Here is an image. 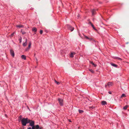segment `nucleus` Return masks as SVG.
<instances>
[{
	"mask_svg": "<svg viewBox=\"0 0 129 129\" xmlns=\"http://www.w3.org/2000/svg\"><path fill=\"white\" fill-rule=\"evenodd\" d=\"M36 60H37V58H36Z\"/></svg>",
	"mask_w": 129,
	"mask_h": 129,
	"instance_id": "79ce46f5",
	"label": "nucleus"
},
{
	"mask_svg": "<svg viewBox=\"0 0 129 129\" xmlns=\"http://www.w3.org/2000/svg\"><path fill=\"white\" fill-rule=\"evenodd\" d=\"M108 93L109 94H112V93L110 91H109L108 92Z\"/></svg>",
	"mask_w": 129,
	"mask_h": 129,
	"instance_id": "72a5a7b5",
	"label": "nucleus"
},
{
	"mask_svg": "<svg viewBox=\"0 0 129 129\" xmlns=\"http://www.w3.org/2000/svg\"><path fill=\"white\" fill-rule=\"evenodd\" d=\"M29 49H28V47L26 49V51H27V50H28Z\"/></svg>",
	"mask_w": 129,
	"mask_h": 129,
	"instance_id": "f704fd0d",
	"label": "nucleus"
},
{
	"mask_svg": "<svg viewBox=\"0 0 129 129\" xmlns=\"http://www.w3.org/2000/svg\"><path fill=\"white\" fill-rule=\"evenodd\" d=\"M21 57L22 59H26V56H25L24 55H22L21 56Z\"/></svg>",
	"mask_w": 129,
	"mask_h": 129,
	"instance_id": "ddd939ff",
	"label": "nucleus"
},
{
	"mask_svg": "<svg viewBox=\"0 0 129 129\" xmlns=\"http://www.w3.org/2000/svg\"><path fill=\"white\" fill-rule=\"evenodd\" d=\"M125 96H126L124 94H123L121 96V98L123 97H125Z\"/></svg>",
	"mask_w": 129,
	"mask_h": 129,
	"instance_id": "aec40b11",
	"label": "nucleus"
},
{
	"mask_svg": "<svg viewBox=\"0 0 129 129\" xmlns=\"http://www.w3.org/2000/svg\"><path fill=\"white\" fill-rule=\"evenodd\" d=\"M32 31L34 32L35 33L37 31V28L35 27H33L32 28Z\"/></svg>",
	"mask_w": 129,
	"mask_h": 129,
	"instance_id": "1a4fd4ad",
	"label": "nucleus"
},
{
	"mask_svg": "<svg viewBox=\"0 0 129 129\" xmlns=\"http://www.w3.org/2000/svg\"><path fill=\"white\" fill-rule=\"evenodd\" d=\"M55 83H56L57 85H59L60 84V83L57 81L55 80Z\"/></svg>",
	"mask_w": 129,
	"mask_h": 129,
	"instance_id": "412c9836",
	"label": "nucleus"
},
{
	"mask_svg": "<svg viewBox=\"0 0 129 129\" xmlns=\"http://www.w3.org/2000/svg\"><path fill=\"white\" fill-rule=\"evenodd\" d=\"M75 54V53L74 52H72L71 53L70 57H74V55Z\"/></svg>",
	"mask_w": 129,
	"mask_h": 129,
	"instance_id": "0eeeda50",
	"label": "nucleus"
},
{
	"mask_svg": "<svg viewBox=\"0 0 129 129\" xmlns=\"http://www.w3.org/2000/svg\"><path fill=\"white\" fill-rule=\"evenodd\" d=\"M14 33H13L11 35V37H13V35H14Z\"/></svg>",
	"mask_w": 129,
	"mask_h": 129,
	"instance_id": "2f4dec72",
	"label": "nucleus"
},
{
	"mask_svg": "<svg viewBox=\"0 0 129 129\" xmlns=\"http://www.w3.org/2000/svg\"><path fill=\"white\" fill-rule=\"evenodd\" d=\"M58 100L59 101L60 105L61 106H62L63 105V100L62 99L60 98H58Z\"/></svg>",
	"mask_w": 129,
	"mask_h": 129,
	"instance_id": "7ed1b4c3",
	"label": "nucleus"
},
{
	"mask_svg": "<svg viewBox=\"0 0 129 129\" xmlns=\"http://www.w3.org/2000/svg\"><path fill=\"white\" fill-rule=\"evenodd\" d=\"M27 129H31V127H28Z\"/></svg>",
	"mask_w": 129,
	"mask_h": 129,
	"instance_id": "c9c22d12",
	"label": "nucleus"
},
{
	"mask_svg": "<svg viewBox=\"0 0 129 129\" xmlns=\"http://www.w3.org/2000/svg\"><path fill=\"white\" fill-rule=\"evenodd\" d=\"M115 58L116 59H117L119 60H121L122 59H121L119 57H115Z\"/></svg>",
	"mask_w": 129,
	"mask_h": 129,
	"instance_id": "b1692460",
	"label": "nucleus"
},
{
	"mask_svg": "<svg viewBox=\"0 0 129 129\" xmlns=\"http://www.w3.org/2000/svg\"><path fill=\"white\" fill-rule=\"evenodd\" d=\"M113 85V83L112 82H108L107 84H105V87L106 88H109L111 86Z\"/></svg>",
	"mask_w": 129,
	"mask_h": 129,
	"instance_id": "f03ea898",
	"label": "nucleus"
},
{
	"mask_svg": "<svg viewBox=\"0 0 129 129\" xmlns=\"http://www.w3.org/2000/svg\"><path fill=\"white\" fill-rule=\"evenodd\" d=\"M21 32L22 33V34L24 35L25 33V32L23 31L22 30H21Z\"/></svg>",
	"mask_w": 129,
	"mask_h": 129,
	"instance_id": "4be33fe9",
	"label": "nucleus"
},
{
	"mask_svg": "<svg viewBox=\"0 0 129 129\" xmlns=\"http://www.w3.org/2000/svg\"><path fill=\"white\" fill-rule=\"evenodd\" d=\"M29 125L31 126H34V125L35 121H34L31 120L29 119Z\"/></svg>",
	"mask_w": 129,
	"mask_h": 129,
	"instance_id": "20e7f679",
	"label": "nucleus"
},
{
	"mask_svg": "<svg viewBox=\"0 0 129 129\" xmlns=\"http://www.w3.org/2000/svg\"><path fill=\"white\" fill-rule=\"evenodd\" d=\"M10 52L11 55L13 57H14V51L12 50H10Z\"/></svg>",
	"mask_w": 129,
	"mask_h": 129,
	"instance_id": "423d86ee",
	"label": "nucleus"
},
{
	"mask_svg": "<svg viewBox=\"0 0 129 129\" xmlns=\"http://www.w3.org/2000/svg\"><path fill=\"white\" fill-rule=\"evenodd\" d=\"M16 27H19V28H22L24 27V26L22 25H16Z\"/></svg>",
	"mask_w": 129,
	"mask_h": 129,
	"instance_id": "4468645a",
	"label": "nucleus"
},
{
	"mask_svg": "<svg viewBox=\"0 0 129 129\" xmlns=\"http://www.w3.org/2000/svg\"><path fill=\"white\" fill-rule=\"evenodd\" d=\"M22 116H20L19 117V118L20 119V120H21L22 119Z\"/></svg>",
	"mask_w": 129,
	"mask_h": 129,
	"instance_id": "c756f323",
	"label": "nucleus"
},
{
	"mask_svg": "<svg viewBox=\"0 0 129 129\" xmlns=\"http://www.w3.org/2000/svg\"><path fill=\"white\" fill-rule=\"evenodd\" d=\"M115 58L116 59H117L119 60H121L122 59H121L119 57H115Z\"/></svg>",
	"mask_w": 129,
	"mask_h": 129,
	"instance_id": "393cba45",
	"label": "nucleus"
},
{
	"mask_svg": "<svg viewBox=\"0 0 129 129\" xmlns=\"http://www.w3.org/2000/svg\"><path fill=\"white\" fill-rule=\"evenodd\" d=\"M31 126L32 127V129H36L35 126L34 125V126Z\"/></svg>",
	"mask_w": 129,
	"mask_h": 129,
	"instance_id": "bb28decb",
	"label": "nucleus"
},
{
	"mask_svg": "<svg viewBox=\"0 0 129 129\" xmlns=\"http://www.w3.org/2000/svg\"><path fill=\"white\" fill-rule=\"evenodd\" d=\"M39 129H42V127H40V128H39Z\"/></svg>",
	"mask_w": 129,
	"mask_h": 129,
	"instance_id": "4c0bfd02",
	"label": "nucleus"
},
{
	"mask_svg": "<svg viewBox=\"0 0 129 129\" xmlns=\"http://www.w3.org/2000/svg\"><path fill=\"white\" fill-rule=\"evenodd\" d=\"M29 119L28 118H23L21 120V122L22 125L24 126L26 125L27 123H29Z\"/></svg>",
	"mask_w": 129,
	"mask_h": 129,
	"instance_id": "f257e3e1",
	"label": "nucleus"
},
{
	"mask_svg": "<svg viewBox=\"0 0 129 129\" xmlns=\"http://www.w3.org/2000/svg\"><path fill=\"white\" fill-rule=\"evenodd\" d=\"M128 43H129L128 42H127V43H126V44H128Z\"/></svg>",
	"mask_w": 129,
	"mask_h": 129,
	"instance_id": "ea45409f",
	"label": "nucleus"
},
{
	"mask_svg": "<svg viewBox=\"0 0 129 129\" xmlns=\"http://www.w3.org/2000/svg\"><path fill=\"white\" fill-rule=\"evenodd\" d=\"M128 107V106L126 105L125 106H124L123 108V109L124 110H126L127 109V108Z\"/></svg>",
	"mask_w": 129,
	"mask_h": 129,
	"instance_id": "2eb2a0df",
	"label": "nucleus"
},
{
	"mask_svg": "<svg viewBox=\"0 0 129 129\" xmlns=\"http://www.w3.org/2000/svg\"><path fill=\"white\" fill-rule=\"evenodd\" d=\"M27 41V39H26L25 40V42L23 44V46H25L27 44V43H26Z\"/></svg>",
	"mask_w": 129,
	"mask_h": 129,
	"instance_id": "9b49d317",
	"label": "nucleus"
},
{
	"mask_svg": "<svg viewBox=\"0 0 129 129\" xmlns=\"http://www.w3.org/2000/svg\"><path fill=\"white\" fill-rule=\"evenodd\" d=\"M79 16V14H78V15H77V17H78V18Z\"/></svg>",
	"mask_w": 129,
	"mask_h": 129,
	"instance_id": "e433bc0d",
	"label": "nucleus"
},
{
	"mask_svg": "<svg viewBox=\"0 0 129 129\" xmlns=\"http://www.w3.org/2000/svg\"><path fill=\"white\" fill-rule=\"evenodd\" d=\"M67 26L68 27L70 30L71 31H72L73 30L74 28L73 27H72L70 25H68Z\"/></svg>",
	"mask_w": 129,
	"mask_h": 129,
	"instance_id": "39448f33",
	"label": "nucleus"
},
{
	"mask_svg": "<svg viewBox=\"0 0 129 129\" xmlns=\"http://www.w3.org/2000/svg\"><path fill=\"white\" fill-rule=\"evenodd\" d=\"M111 64L112 66H114L115 67H117V65L115 64L114 63H112Z\"/></svg>",
	"mask_w": 129,
	"mask_h": 129,
	"instance_id": "6ab92c4d",
	"label": "nucleus"
},
{
	"mask_svg": "<svg viewBox=\"0 0 129 129\" xmlns=\"http://www.w3.org/2000/svg\"><path fill=\"white\" fill-rule=\"evenodd\" d=\"M84 37L85 38L87 39H88L90 41H91L93 40V39L92 38H89L87 36H86L85 35H84Z\"/></svg>",
	"mask_w": 129,
	"mask_h": 129,
	"instance_id": "6e6552de",
	"label": "nucleus"
},
{
	"mask_svg": "<svg viewBox=\"0 0 129 129\" xmlns=\"http://www.w3.org/2000/svg\"><path fill=\"white\" fill-rule=\"evenodd\" d=\"M19 41H20V43L21 42V39H19Z\"/></svg>",
	"mask_w": 129,
	"mask_h": 129,
	"instance_id": "7c9ffc66",
	"label": "nucleus"
},
{
	"mask_svg": "<svg viewBox=\"0 0 129 129\" xmlns=\"http://www.w3.org/2000/svg\"><path fill=\"white\" fill-rule=\"evenodd\" d=\"M31 42H29V43L28 46V49H30V47H31Z\"/></svg>",
	"mask_w": 129,
	"mask_h": 129,
	"instance_id": "f3484780",
	"label": "nucleus"
},
{
	"mask_svg": "<svg viewBox=\"0 0 129 129\" xmlns=\"http://www.w3.org/2000/svg\"><path fill=\"white\" fill-rule=\"evenodd\" d=\"M69 121L71 122V121L70 120H69Z\"/></svg>",
	"mask_w": 129,
	"mask_h": 129,
	"instance_id": "a19ab883",
	"label": "nucleus"
},
{
	"mask_svg": "<svg viewBox=\"0 0 129 129\" xmlns=\"http://www.w3.org/2000/svg\"><path fill=\"white\" fill-rule=\"evenodd\" d=\"M90 63L92 64V65H93V66L95 67L96 66V65L95 64H94L93 62V61H90Z\"/></svg>",
	"mask_w": 129,
	"mask_h": 129,
	"instance_id": "dca6fc26",
	"label": "nucleus"
},
{
	"mask_svg": "<svg viewBox=\"0 0 129 129\" xmlns=\"http://www.w3.org/2000/svg\"><path fill=\"white\" fill-rule=\"evenodd\" d=\"M89 24H90L91 25L92 24L90 22H89Z\"/></svg>",
	"mask_w": 129,
	"mask_h": 129,
	"instance_id": "473e14b6",
	"label": "nucleus"
},
{
	"mask_svg": "<svg viewBox=\"0 0 129 129\" xmlns=\"http://www.w3.org/2000/svg\"><path fill=\"white\" fill-rule=\"evenodd\" d=\"M35 128L36 129H38L39 128V125H37L35 126Z\"/></svg>",
	"mask_w": 129,
	"mask_h": 129,
	"instance_id": "a211bd4d",
	"label": "nucleus"
},
{
	"mask_svg": "<svg viewBox=\"0 0 129 129\" xmlns=\"http://www.w3.org/2000/svg\"><path fill=\"white\" fill-rule=\"evenodd\" d=\"M102 104L103 105H105L107 104V102L104 101H102Z\"/></svg>",
	"mask_w": 129,
	"mask_h": 129,
	"instance_id": "f8f14e48",
	"label": "nucleus"
},
{
	"mask_svg": "<svg viewBox=\"0 0 129 129\" xmlns=\"http://www.w3.org/2000/svg\"><path fill=\"white\" fill-rule=\"evenodd\" d=\"M90 108H93V107H90Z\"/></svg>",
	"mask_w": 129,
	"mask_h": 129,
	"instance_id": "58836bf2",
	"label": "nucleus"
},
{
	"mask_svg": "<svg viewBox=\"0 0 129 129\" xmlns=\"http://www.w3.org/2000/svg\"><path fill=\"white\" fill-rule=\"evenodd\" d=\"M43 31L42 30H40V33L41 34H42L43 33Z\"/></svg>",
	"mask_w": 129,
	"mask_h": 129,
	"instance_id": "c85d7f7f",
	"label": "nucleus"
},
{
	"mask_svg": "<svg viewBox=\"0 0 129 129\" xmlns=\"http://www.w3.org/2000/svg\"><path fill=\"white\" fill-rule=\"evenodd\" d=\"M91 26L95 30H96V29L94 27V25H93V24H92L91 25Z\"/></svg>",
	"mask_w": 129,
	"mask_h": 129,
	"instance_id": "cd10ccee",
	"label": "nucleus"
},
{
	"mask_svg": "<svg viewBox=\"0 0 129 129\" xmlns=\"http://www.w3.org/2000/svg\"><path fill=\"white\" fill-rule=\"evenodd\" d=\"M89 70L92 73H94V71H93V70H92V69H90Z\"/></svg>",
	"mask_w": 129,
	"mask_h": 129,
	"instance_id": "a878e982",
	"label": "nucleus"
},
{
	"mask_svg": "<svg viewBox=\"0 0 129 129\" xmlns=\"http://www.w3.org/2000/svg\"><path fill=\"white\" fill-rule=\"evenodd\" d=\"M79 112L80 113H82L83 112V111L81 110H79Z\"/></svg>",
	"mask_w": 129,
	"mask_h": 129,
	"instance_id": "5701e85b",
	"label": "nucleus"
},
{
	"mask_svg": "<svg viewBox=\"0 0 129 129\" xmlns=\"http://www.w3.org/2000/svg\"><path fill=\"white\" fill-rule=\"evenodd\" d=\"M92 15H94L95 14V10L94 9H93L92 11Z\"/></svg>",
	"mask_w": 129,
	"mask_h": 129,
	"instance_id": "9d476101",
	"label": "nucleus"
}]
</instances>
